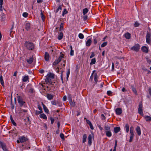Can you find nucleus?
<instances>
[{"instance_id": "nucleus-1", "label": "nucleus", "mask_w": 151, "mask_h": 151, "mask_svg": "<svg viewBox=\"0 0 151 151\" xmlns=\"http://www.w3.org/2000/svg\"><path fill=\"white\" fill-rule=\"evenodd\" d=\"M134 127L133 126H131L130 128V139L129 140V142H132L133 139V138L134 136Z\"/></svg>"}, {"instance_id": "nucleus-2", "label": "nucleus", "mask_w": 151, "mask_h": 151, "mask_svg": "<svg viewBox=\"0 0 151 151\" xmlns=\"http://www.w3.org/2000/svg\"><path fill=\"white\" fill-rule=\"evenodd\" d=\"M24 45L27 49L29 50H32L34 48L33 44L30 42H26Z\"/></svg>"}, {"instance_id": "nucleus-3", "label": "nucleus", "mask_w": 151, "mask_h": 151, "mask_svg": "<svg viewBox=\"0 0 151 151\" xmlns=\"http://www.w3.org/2000/svg\"><path fill=\"white\" fill-rule=\"evenodd\" d=\"M64 54L61 52L59 57L57 59H56L54 62L53 65H56L58 63L62 60V58H64Z\"/></svg>"}, {"instance_id": "nucleus-4", "label": "nucleus", "mask_w": 151, "mask_h": 151, "mask_svg": "<svg viewBox=\"0 0 151 151\" xmlns=\"http://www.w3.org/2000/svg\"><path fill=\"white\" fill-rule=\"evenodd\" d=\"M17 101L19 106H22L25 104V102L23 100L22 97L18 96L17 97Z\"/></svg>"}, {"instance_id": "nucleus-5", "label": "nucleus", "mask_w": 151, "mask_h": 151, "mask_svg": "<svg viewBox=\"0 0 151 151\" xmlns=\"http://www.w3.org/2000/svg\"><path fill=\"white\" fill-rule=\"evenodd\" d=\"M151 33L147 32V33L146 42L148 44H150L151 43Z\"/></svg>"}, {"instance_id": "nucleus-6", "label": "nucleus", "mask_w": 151, "mask_h": 151, "mask_svg": "<svg viewBox=\"0 0 151 151\" xmlns=\"http://www.w3.org/2000/svg\"><path fill=\"white\" fill-rule=\"evenodd\" d=\"M139 45L138 44H136L132 47L131 48V49L134 51L137 52L139 49Z\"/></svg>"}, {"instance_id": "nucleus-7", "label": "nucleus", "mask_w": 151, "mask_h": 151, "mask_svg": "<svg viewBox=\"0 0 151 151\" xmlns=\"http://www.w3.org/2000/svg\"><path fill=\"white\" fill-rule=\"evenodd\" d=\"M93 137V134H90L88 136V143L89 145H91L92 143V138Z\"/></svg>"}, {"instance_id": "nucleus-8", "label": "nucleus", "mask_w": 151, "mask_h": 151, "mask_svg": "<svg viewBox=\"0 0 151 151\" xmlns=\"http://www.w3.org/2000/svg\"><path fill=\"white\" fill-rule=\"evenodd\" d=\"M19 139L20 140V142L21 143L25 142L27 140V139L23 136L19 137Z\"/></svg>"}, {"instance_id": "nucleus-9", "label": "nucleus", "mask_w": 151, "mask_h": 151, "mask_svg": "<svg viewBox=\"0 0 151 151\" xmlns=\"http://www.w3.org/2000/svg\"><path fill=\"white\" fill-rule=\"evenodd\" d=\"M142 104H139L138 108V113L140 115L143 116V114L142 112Z\"/></svg>"}, {"instance_id": "nucleus-10", "label": "nucleus", "mask_w": 151, "mask_h": 151, "mask_svg": "<svg viewBox=\"0 0 151 151\" xmlns=\"http://www.w3.org/2000/svg\"><path fill=\"white\" fill-rule=\"evenodd\" d=\"M115 111L116 114L118 115L121 114L122 113V109L120 108H118L116 109Z\"/></svg>"}, {"instance_id": "nucleus-11", "label": "nucleus", "mask_w": 151, "mask_h": 151, "mask_svg": "<svg viewBox=\"0 0 151 151\" xmlns=\"http://www.w3.org/2000/svg\"><path fill=\"white\" fill-rule=\"evenodd\" d=\"M136 131L138 135H140L141 134V132L140 127L137 126L136 128Z\"/></svg>"}, {"instance_id": "nucleus-12", "label": "nucleus", "mask_w": 151, "mask_h": 151, "mask_svg": "<svg viewBox=\"0 0 151 151\" xmlns=\"http://www.w3.org/2000/svg\"><path fill=\"white\" fill-rule=\"evenodd\" d=\"M49 55L48 53L47 52H45V59L46 61H48L49 60Z\"/></svg>"}, {"instance_id": "nucleus-13", "label": "nucleus", "mask_w": 151, "mask_h": 151, "mask_svg": "<svg viewBox=\"0 0 151 151\" xmlns=\"http://www.w3.org/2000/svg\"><path fill=\"white\" fill-rule=\"evenodd\" d=\"M29 76H26L23 77L22 81L23 82H26L29 80Z\"/></svg>"}, {"instance_id": "nucleus-14", "label": "nucleus", "mask_w": 151, "mask_h": 151, "mask_svg": "<svg viewBox=\"0 0 151 151\" xmlns=\"http://www.w3.org/2000/svg\"><path fill=\"white\" fill-rule=\"evenodd\" d=\"M86 121L87 123L89 125L90 128L91 129H93V127L91 122L88 119H86Z\"/></svg>"}, {"instance_id": "nucleus-15", "label": "nucleus", "mask_w": 151, "mask_h": 151, "mask_svg": "<svg viewBox=\"0 0 151 151\" xmlns=\"http://www.w3.org/2000/svg\"><path fill=\"white\" fill-rule=\"evenodd\" d=\"M42 105L43 107L45 112L47 113H49V111L47 109V108L45 106L43 103H42Z\"/></svg>"}, {"instance_id": "nucleus-16", "label": "nucleus", "mask_w": 151, "mask_h": 151, "mask_svg": "<svg viewBox=\"0 0 151 151\" xmlns=\"http://www.w3.org/2000/svg\"><path fill=\"white\" fill-rule=\"evenodd\" d=\"M46 96L47 99L50 100L52 99L53 97V96L50 94H47Z\"/></svg>"}, {"instance_id": "nucleus-17", "label": "nucleus", "mask_w": 151, "mask_h": 151, "mask_svg": "<svg viewBox=\"0 0 151 151\" xmlns=\"http://www.w3.org/2000/svg\"><path fill=\"white\" fill-rule=\"evenodd\" d=\"M141 49L143 52H148V49L146 46H144L142 47L141 48Z\"/></svg>"}, {"instance_id": "nucleus-18", "label": "nucleus", "mask_w": 151, "mask_h": 151, "mask_svg": "<svg viewBox=\"0 0 151 151\" xmlns=\"http://www.w3.org/2000/svg\"><path fill=\"white\" fill-rule=\"evenodd\" d=\"M120 128L119 127H115L114 128V132L116 133H118L120 131Z\"/></svg>"}, {"instance_id": "nucleus-19", "label": "nucleus", "mask_w": 151, "mask_h": 151, "mask_svg": "<svg viewBox=\"0 0 151 151\" xmlns=\"http://www.w3.org/2000/svg\"><path fill=\"white\" fill-rule=\"evenodd\" d=\"M92 42L91 40V39H88L86 41V45L87 46H89L91 45Z\"/></svg>"}, {"instance_id": "nucleus-20", "label": "nucleus", "mask_w": 151, "mask_h": 151, "mask_svg": "<svg viewBox=\"0 0 151 151\" xmlns=\"http://www.w3.org/2000/svg\"><path fill=\"white\" fill-rule=\"evenodd\" d=\"M47 76L51 79H53L54 77V74L53 73H50L49 74H48Z\"/></svg>"}, {"instance_id": "nucleus-21", "label": "nucleus", "mask_w": 151, "mask_h": 151, "mask_svg": "<svg viewBox=\"0 0 151 151\" xmlns=\"http://www.w3.org/2000/svg\"><path fill=\"white\" fill-rule=\"evenodd\" d=\"M131 88L133 91V92L136 95H137V91L135 88L134 87V86H131Z\"/></svg>"}, {"instance_id": "nucleus-22", "label": "nucleus", "mask_w": 151, "mask_h": 151, "mask_svg": "<svg viewBox=\"0 0 151 151\" xmlns=\"http://www.w3.org/2000/svg\"><path fill=\"white\" fill-rule=\"evenodd\" d=\"M30 25L29 23H27L25 25V29L27 30H29L30 29Z\"/></svg>"}, {"instance_id": "nucleus-23", "label": "nucleus", "mask_w": 151, "mask_h": 151, "mask_svg": "<svg viewBox=\"0 0 151 151\" xmlns=\"http://www.w3.org/2000/svg\"><path fill=\"white\" fill-rule=\"evenodd\" d=\"M40 117L41 118H42L45 119H47V118L46 115L44 114H41L40 115Z\"/></svg>"}, {"instance_id": "nucleus-24", "label": "nucleus", "mask_w": 151, "mask_h": 151, "mask_svg": "<svg viewBox=\"0 0 151 151\" xmlns=\"http://www.w3.org/2000/svg\"><path fill=\"white\" fill-rule=\"evenodd\" d=\"M106 135L108 137H110L111 136V133L110 130L105 132Z\"/></svg>"}, {"instance_id": "nucleus-25", "label": "nucleus", "mask_w": 151, "mask_h": 151, "mask_svg": "<svg viewBox=\"0 0 151 151\" xmlns=\"http://www.w3.org/2000/svg\"><path fill=\"white\" fill-rule=\"evenodd\" d=\"M33 58L32 57L30 58L29 59L27 60V61L29 64H31L33 62Z\"/></svg>"}, {"instance_id": "nucleus-26", "label": "nucleus", "mask_w": 151, "mask_h": 151, "mask_svg": "<svg viewBox=\"0 0 151 151\" xmlns=\"http://www.w3.org/2000/svg\"><path fill=\"white\" fill-rule=\"evenodd\" d=\"M124 36L125 38L127 39H130L131 37L130 34L128 33H127L125 34L124 35Z\"/></svg>"}, {"instance_id": "nucleus-27", "label": "nucleus", "mask_w": 151, "mask_h": 151, "mask_svg": "<svg viewBox=\"0 0 151 151\" xmlns=\"http://www.w3.org/2000/svg\"><path fill=\"white\" fill-rule=\"evenodd\" d=\"M145 118L146 121H151V117L149 116H145Z\"/></svg>"}, {"instance_id": "nucleus-28", "label": "nucleus", "mask_w": 151, "mask_h": 151, "mask_svg": "<svg viewBox=\"0 0 151 151\" xmlns=\"http://www.w3.org/2000/svg\"><path fill=\"white\" fill-rule=\"evenodd\" d=\"M87 136L86 134H84L83 135V143H84L86 141V139H87Z\"/></svg>"}, {"instance_id": "nucleus-29", "label": "nucleus", "mask_w": 151, "mask_h": 151, "mask_svg": "<svg viewBox=\"0 0 151 151\" xmlns=\"http://www.w3.org/2000/svg\"><path fill=\"white\" fill-rule=\"evenodd\" d=\"M125 129L127 133L128 132L129 130V126L128 124H126L125 125Z\"/></svg>"}, {"instance_id": "nucleus-30", "label": "nucleus", "mask_w": 151, "mask_h": 151, "mask_svg": "<svg viewBox=\"0 0 151 151\" xmlns=\"http://www.w3.org/2000/svg\"><path fill=\"white\" fill-rule=\"evenodd\" d=\"M63 37V34L62 32H60L58 36V39L59 40H61Z\"/></svg>"}, {"instance_id": "nucleus-31", "label": "nucleus", "mask_w": 151, "mask_h": 151, "mask_svg": "<svg viewBox=\"0 0 151 151\" xmlns=\"http://www.w3.org/2000/svg\"><path fill=\"white\" fill-rule=\"evenodd\" d=\"M93 78L95 81V83H96L97 81V75L96 73H94V74Z\"/></svg>"}, {"instance_id": "nucleus-32", "label": "nucleus", "mask_w": 151, "mask_h": 151, "mask_svg": "<svg viewBox=\"0 0 151 151\" xmlns=\"http://www.w3.org/2000/svg\"><path fill=\"white\" fill-rule=\"evenodd\" d=\"M105 132L107 131L110 130V127L108 125H105L104 126Z\"/></svg>"}, {"instance_id": "nucleus-33", "label": "nucleus", "mask_w": 151, "mask_h": 151, "mask_svg": "<svg viewBox=\"0 0 151 151\" xmlns=\"http://www.w3.org/2000/svg\"><path fill=\"white\" fill-rule=\"evenodd\" d=\"M0 83L1 85L3 86H4V82L3 79V77L2 75L1 76H0Z\"/></svg>"}, {"instance_id": "nucleus-34", "label": "nucleus", "mask_w": 151, "mask_h": 151, "mask_svg": "<svg viewBox=\"0 0 151 151\" xmlns=\"http://www.w3.org/2000/svg\"><path fill=\"white\" fill-rule=\"evenodd\" d=\"M2 146L1 147L4 151H6L8 150L6 148V144H5L4 145H2Z\"/></svg>"}, {"instance_id": "nucleus-35", "label": "nucleus", "mask_w": 151, "mask_h": 151, "mask_svg": "<svg viewBox=\"0 0 151 151\" xmlns=\"http://www.w3.org/2000/svg\"><path fill=\"white\" fill-rule=\"evenodd\" d=\"M51 79L47 76L46 79H45V81L46 83H48L50 82Z\"/></svg>"}, {"instance_id": "nucleus-36", "label": "nucleus", "mask_w": 151, "mask_h": 151, "mask_svg": "<svg viewBox=\"0 0 151 151\" xmlns=\"http://www.w3.org/2000/svg\"><path fill=\"white\" fill-rule=\"evenodd\" d=\"M88 12V10L87 8H85L83 9V15H85Z\"/></svg>"}, {"instance_id": "nucleus-37", "label": "nucleus", "mask_w": 151, "mask_h": 151, "mask_svg": "<svg viewBox=\"0 0 151 151\" xmlns=\"http://www.w3.org/2000/svg\"><path fill=\"white\" fill-rule=\"evenodd\" d=\"M70 48L71 49V50H70V55L71 56H73L74 54L73 50L72 47L71 46H70Z\"/></svg>"}, {"instance_id": "nucleus-38", "label": "nucleus", "mask_w": 151, "mask_h": 151, "mask_svg": "<svg viewBox=\"0 0 151 151\" xmlns=\"http://www.w3.org/2000/svg\"><path fill=\"white\" fill-rule=\"evenodd\" d=\"M96 62L95 58L92 59L90 63V64H95Z\"/></svg>"}, {"instance_id": "nucleus-39", "label": "nucleus", "mask_w": 151, "mask_h": 151, "mask_svg": "<svg viewBox=\"0 0 151 151\" xmlns=\"http://www.w3.org/2000/svg\"><path fill=\"white\" fill-rule=\"evenodd\" d=\"M78 37L81 39H83L84 37V36L82 34L80 33L78 35Z\"/></svg>"}, {"instance_id": "nucleus-40", "label": "nucleus", "mask_w": 151, "mask_h": 151, "mask_svg": "<svg viewBox=\"0 0 151 151\" xmlns=\"http://www.w3.org/2000/svg\"><path fill=\"white\" fill-rule=\"evenodd\" d=\"M107 44V42H105L104 43H103L101 45V47H104L106 46Z\"/></svg>"}, {"instance_id": "nucleus-41", "label": "nucleus", "mask_w": 151, "mask_h": 151, "mask_svg": "<svg viewBox=\"0 0 151 151\" xmlns=\"http://www.w3.org/2000/svg\"><path fill=\"white\" fill-rule=\"evenodd\" d=\"M41 13H40V15L42 19L43 20V21H44L45 19V18L44 16V15L42 12V10H41Z\"/></svg>"}, {"instance_id": "nucleus-42", "label": "nucleus", "mask_w": 151, "mask_h": 151, "mask_svg": "<svg viewBox=\"0 0 151 151\" xmlns=\"http://www.w3.org/2000/svg\"><path fill=\"white\" fill-rule=\"evenodd\" d=\"M70 105L73 106H74L75 105V103L74 102H73L72 101V100L71 99L70 100Z\"/></svg>"}, {"instance_id": "nucleus-43", "label": "nucleus", "mask_w": 151, "mask_h": 151, "mask_svg": "<svg viewBox=\"0 0 151 151\" xmlns=\"http://www.w3.org/2000/svg\"><path fill=\"white\" fill-rule=\"evenodd\" d=\"M42 111H37V110H36L35 111V114L36 115H38L39 114H41V113H42Z\"/></svg>"}, {"instance_id": "nucleus-44", "label": "nucleus", "mask_w": 151, "mask_h": 151, "mask_svg": "<svg viewBox=\"0 0 151 151\" xmlns=\"http://www.w3.org/2000/svg\"><path fill=\"white\" fill-rule=\"evenodd\" d=\"M67 13V11L65 9H64L62 15L64 16V15L66 14Z\"/></svg>"}, {"instance_id": "nucleus-45", "label": "nucleus", "mask_w": 151, "mask_h": 151, "mask_svg": "<svg viewBox=\"0 0 151 151\" xmlns=\"http://www.w3.org/2000/svg\"><path fill=\"white\" fill-rule=\"evenodd\" d=\"M3 0H0V10L1 11H2V10L1 9L2 8V6L3 5Z\"/></svg>"}, {"instance_id": "nucleus-46", "label": "nucleus", "mask_w": 151, "mask_h": 151, "mask_svg": "<svg viewBox=\"0 0 151 151\" xmlns=\"http://www.w3.org/2000/svg\"><path fill=\"white\" fill-rule=\"evenodd\" d=\"M28 15V13L27 12H24L23 14V16L24 17H27Z\"/></svg>"}, {"instance_id": "nucleus-47", "label": "nucleus", "mask_w": 151, "mask_h": 151, "mask_svg": "<svg viewBox=\"0 0 151 151\" xmlns=\"http://www.w3.org/2000/svg\"><path fill=\"white\" fill-rule=\"evenodd\" d=\"M63 23H61L60 24V31L61 30L63 29Z\"/></svg>"}, {"instance_id": "nucleus-48", "label": "nucleus", "mask_w": 151, "mask_h": 151, "mask_svg": "<svg viewBox=\"0 0 151 151\" xmlns=\"http://www.w3.org/2000/svg\"><path fill=\"white\" fill-rule=\"evenodd\" d=\"M61 7L60 6L56 10V12H58L59 10H61Z\"/></svg>"}, {"instance_id": "nucleus-49", "label": "nucleus", "mask_w": 151, "mask_h": 151, "mask_svg": "<svg viewBox=\"0 0 151 151\" xmlns=\"http://www.w3.org/2000/svg\"><path fill=\"white\" fill-rule=\"evenodd\" d=\"M134 25L135 27H138L139 25V24L138 22H136L134 24Z\"/></svg>"}, {"instance_id": "nucleus-50", "label": "nucleus", "mask_w": 151, "mask_h": 151, "mask_svg": "<svg viewBox=\"0 0 151 151\" xmlns=\"http://www.w3.org/2000/svg\"><path fill=\"white\" fill-rule=\"evenodd\" d=\"M107 93L108 95L111 96L112 93V92L111 91H107Z\"/></svg>"}, {"instance_id": "nucleus-51", "label": "nucleus", "mask_w": 151, "mask_h": 151, "mask_svg": "<svg viewBox=\"0 0 151 151\" xmlns=\"http://www.w3.org/2000/svg\"><path fill=\"white\" fill-rule=\"evenodd\" d=\"M70 69H69L67 73V78H68V77H69V74H70Z\"/></svg>"}, {"instance_id": "nucleus-52", "label": "nucleus", "mask_w": 151, "mask_h": 151, "mask_svg": "<svg viewBox=\"0 0 151 151\" xmlns=\"http://www.w3.org/2000/svg\"><path fill=\"white\" fill-rule=\"evenodd\" d=\"M51 103L52 105H56V102L55 100L52 101Z\"/></svg>"}, {"instance_id": "nucleus-53", "label": "nucleus", "mask_w": 151, "mask_h": 151, "mask_svg": "<svg viewBox=\"0 0 151 151\" xmlns=\"http://www.w3.org/2000/svg\"><path fill=\"white\" fill-rule=\"evenodd\" d=\"M60 137L62 139H64V134L62 133H61L60 134Z\"/></svg>"}, {"instance_id": "nucleus-54", "label": "nucleus", "mask_w": 151, "mask_h": 151, "mask_svg": "<svg viewBox=\"0 0 151 151\" xmlns=\"http://www.w3.org/2000/svg\"><path fill=\"white\" fill-rule=\"evenodd\" d=\"M94 71H93V73H92L91 76L90 77V79L92 80L93 79V78L94 76Z\"/></svg>"}, {"instance_id": "nucleus-55", "label": "nucleus", "mask_w": 151, "mask_h": 151, "mask_svg": "<svg viewBox=\"0 0 151 151\" xmlns=\"http://www.w3.org/2000/svg\"><path fill=\"white\" fill-rule=\"evenodd\" d=\"M95 56V54L93 52H92L91 55L90 56V58H91Z\"/></svg>"}, {"instance_id": "nucleus-56", "label": "nucleus", "mask_w": 151, "mask_h": 151, "mask_svg": "<svg viewBox=\"0 0 151 151\" xmlns=\"http://www.w3.org/2000/svg\"><path fill=\"white\" fill-rule=\"evenodd\" d=\"M146 59L147 60V62L150 64V63H151V60H150L148 58H146Z\"/></svg>"}, {"instance_id": "nucleus-57", "label": "nucleus", "mask_w": 151, "mask_h": 151, "mask_svg": "<svg viewBox=\"0 0 151 151\" xmlns=\"http://www.w3.org/2000/svg\"><path fill=\"white\" fill-rule=\"evenodd\" d=\"M38 109H39V110H40V111H42V108L40 105H38Z\"/></svg>"}, {"instance_id": "nucleus-58", "label": "nucleus", "mask_w": 151, "mask_h": 151, "mask_svg": "<svg viewBox=\"0 0 151 151\" xmlns=\"http://www.w3.org/2000/svg\"><path fill=\"white\" fill-rule=\"evenodd\" d=\"M101 117L102 119H105V117L103 114L101 115Z\"/></svg>"}, {"instance_id": "nucleus-59", "label": "nucleus", "mask_w": 151, "mask_h": 151, "mask_svg": "<svg viewBox=\"0 0 151 151\" xmlns=\"http://www.w3.org/2000/svg\"><path fill=\"white\" fill-rule=\"evenodd\" d=\"M50 120L51 121V123L52 124L54 121V119L52 117L50 118Z\"/></svg>"}, {"instance_id": "nucleus-60", "label": "nucleus", "mask_w": 151, "mask_h": 151, "mask_svg": "<svg viewBox=\"0 0 151 151\" xmlns=\"http://www.w3.org/2000/svg\"><path fill=\"white\" fill-rule=\"evenodd\" d=\"M11 122H12V124L14 126H16L17 124H16V123L14 122V121L13 120H12V121H11Z\"/></svg>"}, {"instance_id": "nucleus-61", "label": "nucleus", "mask_w": 151, "mask_h": 151, "mask_svg": "<svg viewBox=\"0 0 151 151\" xmlns=\"http://www.w3.org/2000/svg\"><path fill=\"white\" fill-rule=\"evenodd\" d=\"M148 91L150 95L151 96V88H149Z\"/></svg>"}, {"instance_id": "nucleus-62", "label": "nucleus", "mask_w": 151, "mask_h": 151, "mask_svg": "<svg viewBox=\"0 0 151 151\" xmlns=\"http://www.w3.org/2000/svg\"><path fill=\"white\" fill-rule=\"evenodd\" d=\"M97 40L96 39H94V40H93V42L94 44L95 45H96V44L97 43Z\"/></svg>"}, {"instance_id": "nucleus-63", "label": "nucleus", "mask_w": 151, "mask_h": 151, "mask_svg": "<svg viewBox=\"0 0 151 151\" xmlns=\"http://www.w3.org/2000/svg\"><path fill=\"white\" fill-rule=\"evenodd\" d=\"M43 1L42 0H37V2L39 3H40Z\"/></svg>"}, {"instance_id": "nucleus-64", "label": "nucleus", "mask_w": 151, "mask_h": 151, "mask_svg": "<svg viewBox=\"0 0 151 151\" xmlns=\"http://www.w3.org/2000/svg\"><path fill=\"white\" fill-rule=\"evenodd\" d=\"M47 151H52L50 149V146H48L47 147Z\"/></svg>"}]
</instances>
